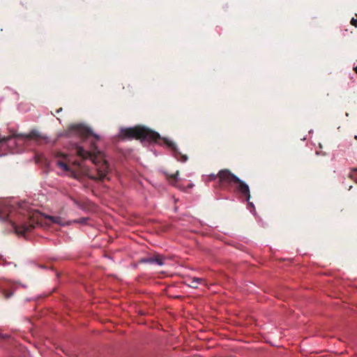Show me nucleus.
I'll use <instances>...</instances> for the list:
<instances>
[{
	"label": "nucleus",
	"instance_id": "1",
	"mask_svg": "<svg viewBox=\"0 0 357 357\" xmlns=\"http://www.w3.org/2000/svg\"><path fill=\"white\" fill-rule=\"evenodd\" d=\"M220 185L222 188L231 190L241 195L245 201L250 200V191L248 185L241 181L238 176L227 169H221L218 172Z\"/></svg>",
	"mask_w": 357,
	"mask_h": 357
},
{
	"label": "nucleus",
	"instance_id": "2",
	"mask_svg": "<svg viewBox=\"0 0 357 357\" xmlns=\"http://www.w3.org/2000/svg\"><path fill=\"white\" fill-rule=\"evenodd\" d=\"M116 138L121 140H130L132 139L141 141L156 142L160 138L159 133L143 126L121 128Z\"/></svg>",
	"mask_w": 357,
	"mask_h": 357
},
{
	"label": "nucleus",
	"instance_id": "3",
	"mask_svg": "<svg viewBox=\"0 0 357 357\" xmlns=\"http://www.w3.org/2000/svg\"><path fill=\"white\" fill-rule=\"evenodd\" d=\"M74 146L77 155L83 159H90L96 165L100 162L101 160L105 162V153L99 151L96 152V148L93 143L91 144V151H86L82 146L77 144H74Z\"/></svg>",
	"mask_w": 357,
	"mask_h": 357
},
{
	"label": "nucleus",
	"instance_id": "4",
	"mask_svg": "<svg viewBox=\"0 0 357 357\" xmlns=\"http://www.w3.org/2000/svg\"><path fill=\"white\" fill-rule=\"evenodd\" d=\"M39 223L38 215H34L28 222L23 223L21 225H17L13 223V227L18 235H24L26 232L31 231L36 225Z\"/></svg>",
	"mask_w": 357,
	"mask_h": 357
},
{
	"label": "nucleus",
	"instance_id": "5",
	"mask_svg": "<svg viewBox=\"0 0 357 357\" xmlns=\"http://www.w3.org/2000/svg\"><path fill=\"white\" fill-rule=\"evenodd\" d=\"M164 141L166 145L173 151V155L178 161L185 162L188 160V155L179 151L175 143L167 139H165Z\"/></svg>",
	"mask_w": 357,
	"mask_h": 357
},
{
	"label": "nucleus",
	"instance_id": "6",
	"mask_svg": "<svg viewBox=\"0 0 357 357\" xmlns=\"http://www.w3.org/2000/svg\"><path fill=\"white\" fill-rule=\"evenodd\" d=\"M165 257L162 255H160L158 253H154L153 255L147 256L143 258H141L139 260V263L142 264H157L158 266H162L164 264Z\"/></svg>",
	"mask_w": 357,
	"mask_h": 357
},
{
	"label": "nucleus",
	"instance_id": "7",
	"mask_svg": "<svg viewBox=\"0 0 357 357\" xmlns=\"http://www.w3.org/2000/svg\"><path fill=\"white\" fill-rule=\"evenodd\" d=\"M38 137H40V133L37 130H32L28 134L15 135L14 139L17 143H22Z\"/></svg>",
	"mask_w": 357,
	"mask_h": 357
},
{
	"label": "nucleus",
	"instance_id": "8",
	"mask_svg": "<svg viewBox=\"0 0 357 357\" xmlns=\"http://www.w3.org/2000/svg\"><path fill=\"white\" fill-rule=\"evenodd\" d=\"M75 132H77L82 138L88 139L93 137L95 139L98 140L99 136L93 133L92 130L81 126L74 127Z\"/></svg>",
	"mask_w": 357,
	"mask_h": 357
},
{
	"label": "nucleus",
	"instance_id": "9",
	"mask_svg": "<svg viewBox=\"0 0 357 357\" xmlns=\"http://www.w3.org/2000/svg\"><path fill=\"white\" fill-rule=\"evenodd\" d=\"M56 156L58 158H63L65 159V162L61 160H58L56 162V165L61 169V172L63 173L70 172V169L67 165V162H69L68 156L66 154L60 152L57 153Z\"/></svg>",
	"mask_w": 357,
	"mask_h": 357
},
{
	"label": "nucleus",
	"instance_id": "10",
	"mask_svg": "<svg viewBox=\"0 0 357 357\" xmlns=\"http://www.w3.org/2000/svg\"><path fill=\"white\" fill-rule=\"evenodd\" d=\"M45 218L46 219L50 220L52 222L58 224L61 226H66V225H71V222L70 221H64L61 217L59 216H51V215H45Z\"/></svg>",
	"mask_w": 357,
	"mask_h": 357
},
{
	"label": "nucleus",
	"instance_id": "11",
	"mask_svg": "<svg viewBox=\"0 0 357 357\" xmlns=\"http://www.w3.org/2000/svg\"><path fill=\"white\" fill-rule=\"evenodd\" d=\"M204 281V280L202 278H193L191 280H190V283L189 284V286L192 287V288H197L198 287V285L199 284H201L202 282Z\"/></svg>",
	"mask_w": 357,
	"mask_h": 357
},
{
	"label": "nucleus",
	"instance_id": "12",
	"mask_svg": "<svg viewBox=\"0 0 357 357\" xmlns=\"http://www.w3.org/2000/svg\"><path fill=\"white\" fill-rule=\"evenodd\" d=\"M9 212H10V210L8 208L2 209L1 206H0V220H6L8 217Z\"/></svg>",
	"mask_w": 357,
	"mask_h": 357
},
{
	"label": "nucleus",
	"instance_id": "13",
	"mask_svg": "<svg viewBox=\"0 0 357 357\" xmlns=\"http://www.w3.org/2000/svg\"><path fill=\"white\" fill-rule=\"evenodd\" d=\"M178 173H179V172L176 171V172L175 174H173L169 176L168 179L169 180V182H171L172 183H173V182H176Z\"/></svg>",
	"mask_w": 357,
	"mask_h": 357
},
{
	"label": "nucleus",
	"instance_id": "14",
	"mask_svg": "<svg viewBox=\"0 0 357 357\" xmlns=\"http://www.w3.org/2000/svg\"><path fill=\"white\" fill-rule=\"evenodd\" d=\"M87 219L86 218H80V219H77V220H74L73 221H70L71 222V224L72 223H81V224H84L86 223Z\"/></svg>",
	"mask_w": 357,
	"mask_h": 357
},
{
	"label": "nucleus",
	"instance_id": "15",
	"mask_svg": "<svg viewBox=\"0 0 357 357\" xmlns=\"http://www.w3.org/2000/svg\"><path fill=\"white\" fill-rule=\"evenodd\" d=\"M356 18H354L353 17L351 20V24L355 27H357V14L355 15Z\"/></svg>",
	"mask_w": 357,
	"mask_h": 357
},
{
	"label": "nucleus",
	"instance_id": "16",
	"mask_svg": "<svg viewBox=\"0 0 357 357\" xmlns=\"http://www.w3.org/2000/svg\"><path fill=\"white\" fill-rule=\"evenodd\" d=\"M210 176H211V180H215V179H216L217 178H218V174L217 175L211 174Z\"/></svg>",
	"mask_w": 357,
	"mask_h": 357
},
{
	"label": "nucleus",
	"instance_id": "17",
	"mask_svg": "<svg viewBox=\"0 0 357 357\" xmlns=\"http://www.w3.org/2000/svg\"><path fill=\"white\" fill-rule=\"evenodd\" d=\"M248 202V205L250 206V207H252V208H255L254 206V204L252 203V202H250L249 200L247 201Z\"/></svg>",
	"mask_w": 357,
	"mask_h": 357
},
{
	"label": "nucleus",
	"instance_id": "18",
	"mask_svg": "<svg viewBox=\"0 0 357 357\" xmlns=\"http://www.w3.org/2000/svg\"><path fill=\"white\" fill-rule=\"evenodd\" d=\"M5 337H6V335H4L0 333V338H5Z\"/></svg>",
	"mask_w": 357,
	"mask_h": 357
},
{
	"label": "nucleus",
	"instance_id": "19",
	"mask_svg": "<svg viewBox=\"0 0 357 357\" xmlns=\"http://www.w3.org/2000/svg\"><path fill=\"white\" fill-rule=\"evenodd\" d=\"M349 177H350L351 178H354V174H353V173H351V174H349Z\"/></svg>",
	"mask_w": 357,
	"mask_h": 357
},
{
	"label": "nucleus",
	"instance_id": "20",
	"mask_svg": "<svg viewBox=\"0 0 357 357\" xmlns=\"http://www.w3.org/2000/svg\"><path fill=\"white\" fill-rule=\"evenodd\" d=\"M355 73L357 74V66L354 68Z\"/></svg>",
	"mask_w": 357,
	"mask_h": 357
},
{
	"label": "nucleus",
	"instance_id": "21",
	"mask_svg": "<svg viewBox=\"0 0 357 357\" xmlns=\"http://www.w3.org/2000/svg\"><path fill=\"white\" fill-rule=\"evenodd\" d=\"M11 295H12V293H11V294H10L9 295L6 296V298H9Z\"/></svg>",
	"mask_w": 357,
	"mask_h": 357
},
{
	"label": "nucleus",
	"instance_id": "22",
	"mask_svg": "<svg viewBox=\"0 0 357 357\" xmlns=\"http://www.w3.org/2000/svg\"><path fill=\"white\" fill-rule=\"evenodd\" d=\"M357 171V169H352V172H356Z\"/></svg>",
	"mask_w": 357,
	"mask_h": 357
},
{
	"label": "nucleus",
	"instance_id": "23",
	"mask_svg": "<svg viewBox=\"0 0 357 357\" xmlns=\"http://www.w3.org/2000/svg\"><path fill=\"white\" fill-rule=\"evenodd\" d=\"M355 139H357V136H355Z\"/></svg>",
	"mask_w": 357,
	"mask_h": 357
},
{
	"label": "nucleus",
	"instance_id": "24",
	"mask_svg": "<svg viewBox=\"0 0 357 357\" xmlns=\"http://www.w3.org/2000/svg\"><path fill=\"white\" fill-rule=\"evenodd\" d=\"M356 182L357 183V181H356Z\"/></svg>",
	"mask_w": 357,
	"mask_h": 357
}]
</instances>
